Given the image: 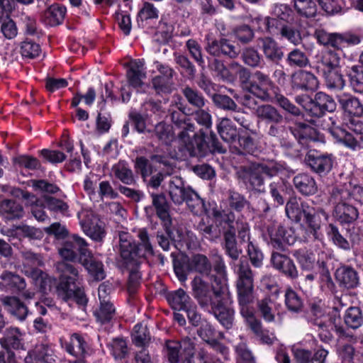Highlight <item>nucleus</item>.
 Returning <instances> with one entry per match:
<instances>
[{
    "label": "nucleus",
    "instance_id": "6e6d98bb",
    "mask_svg": "<svg viewBox=\"0 0 363 363\" xmlns=\"http://www.w3.org/2000/svg\"><path fill=\"white\" fill-rule=\"evenodd\" d=\"M210 67L222 81L233 82L235 80L234 74L230 72L223 62L215 59L211 62Z\"/></svg>",
    "mask_w": 363,
    "mask_h": 363
},
{
    "label": "nucleus",
    "instance_id": "c756f323",
    "mask_svg": "<svg viewBox=\"0 0 363 363\" xmlns=\"http://www.w3.org/2000/svg\"><path fill=\"white\" fill-rule=\"evenodd\" d=\"M111 174L125 185H133L135 183L133 170L124 160H120L112 166Z\"/></svg>",
    "mask_w": 363,
    "mask_h": 363
},
{
    "label": "nucleus",
    "instance_id": "09e8293b",
    "mask_svg": "<svg viewBox=\"0 0 363 363\" xmlns=\"http://www.w3.org/2000/svg\"><path fill=\"white\" fill-rule=\"evenodd\" d=\"M327 235L330 240L338 247L345 250L350 249V242L340 234L338 228L333 223L328 225Z\"/></svg>",
    "mask_w": 363,
    "mask_h": 363
},
{
    "label": "nucleus",
    "instance_id": "6ab92c4d",
    "mask_svg": "<svg viewBox=\"0 0 363 363\" xmlns=\"http://www.w3.org/2000/svg\"><path fill=\"white\" fill-rule=\"evenodd\" d=\"M206 50L210 55L217 57L225 55L230 58H235L238 55L236 48L225 38L208 40Z\"/></svg>",
    "mask_w": 363,
    "mask_h": 363
},
{
    "label": "nucleus",
    "instance_id": "4be33fe9",
    "mask_svg": "<svg viewBox=\"0 0 363 363\" xmlns=\"http://www.w3.org/2000/svg\"><path fill=\"white\" fill-rule=\"evenodd\" d=\"M189 189L184 186V183L182 179L179 177H172L168 182V194L174 204L181 205L184 202L187 194H189Z\"/></svg>",
    "mask_w": 363,
    "mask_h": 363
},
{
    "label": "nucleus",
    "instance_id": "412c9836",
    "mask_svg": "<svg viewBox=\"0 0 363 363\" xmlns=\"http://www.w3.org/2000/svg\"><path fill=\"white\" fill-rule=\"evenodd\" d=\"M272 265L286 277L294 279L298 276L297 268L289 257L277 252H273L271 257Z\"/></svg>",
    "mask_w": 363,
    "mask_h": 363
},
{
    "label": "nucleus",
    "instance_id": "a878e982",
    "mask_svg": "<svg viewBox=\"0 0 363 363\" xmlns=\"http://www.w3.org/2000/svg\"><path fill=\"white\" fill-rule=\"evenodd\" d=\"M79 263L84 267L94 279L99 281L105 278L102 262L95 260L90 250L82 252V259Z\"/></svg>",
    "mask_w": 363,
    "mask_h": 363
},
{
    "label": "nucleus",
    "instance_id": "7c9ffc66",
    "mask_svg": "<svg viewBox=\"0 0 363 363\" xmlns=\"http://www.w3.org/2000/svg\"><path fill=\"white\" fill-rule=\"evenodd\" d=\"M338 102L345 113L359 117L363 114V105L359 100L350 94H341L337 96Z\"/></svg>",
    "mask_w": 363,
    "mask_h": 363
},
{
    "label": "nucleus",
    "instance_id": "de8ad7c7",
    "mask_svg": "<svg viewBox=\"0 0 363 363\" xmlns=\"http://www.w3.org/2000/svg\"><path fill=\"white\" fill-rule=\"evenodd\" d=\"M345 324L352 329H357L363 324V315L358 307L347 309L344 315Z\"/></svg>",
    "mask_w": 363,
    "mask_h": 363
},
{
    "label": "nucleus",
    "instance_id": "f8f14e48",
    "mask_svg": "<svg viewBox=\"0 0 363 363\" xmlns=\"http://www.w3.org/2000/svg\"><path fill=\"white\" fill-rule=\"evenodd\" d=\"M306 164L318 174H325L333 168L335 157L332 154H323L310 150L305 158Z\"/></svg>",
    "mask_w": 363,
    "mask_h": 363
},
{
    "label": "nucleus",
    "instance_id": "5701e85b",
    "mask_svg": "<svg viewBox=\"0 0 363 363\" xmlns=\"http://www.w3.org/2000/svg\"><path fill=\"white\" fill-rule=\"evenodd\" d=\"M310 206L307 202L291 198L286 203L285 211L287 217L291 220L299 222L303 216H310Z\"/></svg>",
    "mask_w": 363,
    "mask_h": 363
},
{
    "label": "nucleus",
    "instance_id": "c03bdc74",
    "mask_svg": "<svg viewBox=\"0 0 363 363\" xmlns=\"http://www.w3.org/2000/svg\"><path fill=\"white\" fill-rule=\"evenodd\" d=\"M0 278L4 282L7 290H16L21 291L26 289V284L25 279L17 274L4 272Z\"/></svg>",
    "mask_w": 363,
    "mask_h": 363
},
{
    "label": "nucleus",
    "instance_id": "49530a36",
    "mask_svg": "<svg viewBox=\"0 0 363 363\" xmlns=\"http://www.w3.org/2000/svg\"><path fill=\"white\" fill-rule=\"evenodd\" d=\"M293 255L296 257L297 262L303 270L310 271L315 265V255L305 249L295 250Z\"/></svg>",
    "mask_w": 363,
    "mask_h": 363
},
{
    "label": "nucleus",
    "instance_id": "b1692460",
    "mask_svg": "<svg viewBox=\"0 0 363 363\" xmlns=\"http://www.w3.org/2000/svg\"><path fill=\"white\" fill-rule=\"evenodd\" d=\"M311 314L312 316L310 318V322L322 330L319 333L321 340L323 341L329 340L330 335L327 333L328 317L323 308L319 305L313 304L311 306Z\"/></svg>",
    "mask_w": 363,
    "mask_h": 363
},
{
    "label": "nucleus",
    "instance_id": "423d86ee",
    "mask_svg": "<svg viewBox=\"0 0 363 363\" xmlns=\"http://www.w3.org/2000/svg\"><path fill=\"white\" fill-rule=\"evenodd\" d=\"M56 269L60 274L56 290L58 296L67 301L74 294L76 284H79L81 277L77 269L65 261L57 262Z\"/></svg>",
    "mask_w": 363,
    "mask_h": 363
},
{
    "label": "nucleus",
    "instance_id": "9b49d317",
    "mask_svg": "<svg viewBox=\"0 0 363 363\" xmlns=\"http://www.w3.org/2000/svg\"><path fill=\"white\" fill-rule=\"evenodd\" d=\"M89 250L86 241L84 238L74 235L67 239L63 246L59 250V253L64 259L74 261L77 259L78 252L80 262L82 259V252Z\"/></svg>",
    "mask_w": 363,
    "mask_h": 363
},
{
    "label": "nucleus",
    "instance_id": "8fccbe9b",
    "mask_svg": "<svg viewBox=\"0 0 363 363\" xmlns=\"http://www.w3.org/2000/svg\"><path fill=\"white\" fill-rule=\"evenodd\" d=\"M184 201L194 214H201L204 211L203 201L193 189H189V194Z\"/></svg>",
    "mask_w": 363,
    "mask_h": 363
},
{
    "label": "nucleus",
    "instance_id": "f704fd0d",
    "mask_svg": "<svg viewBox=\"0 0 363 363\" xmlns=\"http://www.w3.org/2000/svg\"><path fill=\"white\" fill-rule=\"evenodd\" d=\"M167 300L176 311H184L192 303L190 296L182 289L169 292L167 295Z\"/></svg>",
    "mask_w": 363,
    "mask_h": 363
},
{
    "label": "nucleus",
    "instance_id": "ddd939ff",
    "mask_svg": "<svg viewBox=\"0 0 363 363\" xmlns=\"http://www.w3.org/2000/svg\"><path fill=\"white\" fill-rule=\"evenodd\" d=\"M274 84L268 74L256 71L252 74V81L248 86L249 91L264 101L270 98L269 91Z\"/></svg>",
    "mask_w": 363,
    "mask_h": 363
},
{
    "label": "nucleus",
    "instance_id": "052dcab7",
    "mask_svg": "<svg viewBox=\"0 0 363 363\" xmlns=\"http://www.w3.org/2000/svg\"><path fill=\"white\" fill-rule=\"evenodd\" d=\"M186 47L194 61L202 68L205 67V60L202 53V48L199 43L193 39H189L186 43Z\"/></svg>",
    "mask_w": 363,
    "mask_h": 363
},
{
    "label": "nucleus",
    "instance_id": "20e7f679",
    "mask_svg": "<svg viewBox=\"0 0 363 363\" xmlns=\"http://www.w3.org/2000/svg\"><path fill=\"white\" fill-rule=\"evenodd\" d=\"M330 120L331 126L328 130L337 143L352 151H357L363 147V123L359 118L352 117L344 122V125L351 132L337 124L333 118H330Z\"/></svg>",
    "mask_w": 363,
    "mask_h": 363
},
{
    "label": "nucleus",
    "instance_id": "6e6552de",
    "mask_svg": "<svg viewBox=\"0 0 363 363\" xmlns=\"http://www.w3.org/2000/svg\"><path fill=\"white\" fill-rule=\"evenodd\" d=\"M138 237L140 242L137 247L133 240L119 246L121 255L125 260L138 262V258H145L153 254L147 231L145 229L140 230Z\"/></svg>",
    "mask_w": 363,
    "mask_h": 363
},
{
    "label": "nucleus",
    "instance_id": "37998d69",
    "mask_svg": "<svg viewBox=\"0 0 363 363\" xmlns=\"http://www.w3.org/2000/svg\"><path fill=\"white\" fill-rule=\"evenodd\" d=\"M66 13V9L58 5L50 6L44 13L46 23L50 26L60 24Z\"/></svg>",
    "mask_w": 363,
    "mask_h": 363
},
{
    "label": "nucleus",
    "instance_id": "864d4df0",
    "mask_svg": "<svg viewBox=\"0 0 363 363\" xmlns=\"http://www.w3.org/2000/svg\"><path fill=\"white\" fill-rule=\"evenodd\" d=\"M286 60L290 67L301 68L309 64V60L306 54L297 48L288 53Z\"/></svg>",
    "mask_w": 363,
    "mask_h": 363
},
{
    "label": "nucleus",
    "instance_id": "bb28decb",
    "mask_svg": "<svg viewBox=\"0 0 363 363\" xmlns=\"http://www.w3.org/2000/svg\"><path fill=\"white\" fill-rule=\"evenodd\" d=\"M311 115L320 117L325 111L332 112L336 108V103L333 99L323 92H318L315 95Z\"/></svg>",
    "mask_w": 363,
    "mask_h": 363
},
{
    "label": "nucleus",
    "instance_id": "9d476101",
    "mask_svg": "<svg viewBox=\"0 0 363 363\" xmlns=\"http://www.w3.org/2000/svg\"><path fill=\"white\" fill-rule=\"evenodd\" d=\"M268 242L274 249L283 251L286 245H291L296 240L294 230L291 228H285L280 224L272 223L267 227Z\"/></svg>",
    "mask_w": 363,
    "mask_h": 363
},
{
    "label": "nucleus",
    "instance_id": "ea45409f",
    "mask_svg": "<svg viewBox=\"0 0 363 363\" xmlns=\"http://www.w3.org/2000/svg\"><path fill=\"white\" fill-rule=\"evenodd\" d=\"M255 21L258 23V30L260 31L277 36L279 35L281 28L285 26L277 18L259 17L256 18Z\"/></svg>",
    "mask_w": 363,
    "mask_h": 363
},
{
    "label": "nucleus",
    "instance_id": "e433bc0d",
    "mask_svg": "<svg viewBox=\"0 0 363 363\" xmlns=\"http://www.w3.org/2000/svg\"><path fill=\"white\" fill-rule=\"evenodd\" d=\"M340 57L338 54L333 51H328L323 56L318 62L317 69L322 72L323 75L339 69Z\"/></svg>",
    "mask_w": 363,
    "mask_h": 363
},
{
    "label": "nucleus",
    "instance_id": "5fc2aeb1",
    "mask_svg": "<svg viewBox=\"0 0 363 363\" xmlns=\"http://www.w3.org/2000/svg\"><path fill=\"white\" fill-rule=\"evenodd\" d=\"M132 338L135 345L142 347H145L150 340L147 326L142 323L136 324L133 328Z\"/></svg>",
    "mask_w": 363,
    "mask_h": 363
},
{
    "label": "nucleus",
    "instance_id": "680f3d73",
    "mask_svg": "<svg viewBox=\"0 0 363 363\" xmlns=\"http://www.w3.org/2000/svg\"><path fill=\"white\" fill-rule=\"evenodd\" d=\"M328 88L333 90H342L345 82L339 69L323 74Z\"/></svg>",
    "mask_w": 363,
    "mask_h": 363
},
{
    "label": "nucleus",
    "instance_id": "f3484780",
    "mask_svg": "<svg viewBox=\"0 0 363 363\" xmlns=\"http://www.w3.org/2000/svg\"><path fill=\"white\" fill-rule=\"evenodd\" d=\"M339 286L347 289H352L359 285V277L356 269L349 265L339 267L335 273Z\"/></svg>",
    "mask_w": 363,
    "mask_h": 363
},
{
    "label": "nucleus",
    "instance_id": "39448f33",
    "mask_svg": "<svg viewBox=\"0 0 363 363\" xmlns=\"http://www.w3.org/2000/svg\"><path fill=\"white\" fill-rule=\"evenodd\" d=\"M219 289L213 288L214 302L208 311H211L220 323L226 329L233 327L235 311L230 306L233 302L227 280L219 281Z\"/></svg>",
    "mask_w": 363,
    "mask_h": 363
},
{
    "label": "nucleus",
    "instance_id": "cd10ccee",
    "mask_svg": "<svg viewBox=\"0 0 363 363\" xmlns=\"http://www.w3.org/2000/svg\"><path fill=\"white\" fill-rule=\"evenodd\" d=\"M152 205L155 208L157 216L163 222L167 232L169 233V227L172 223L169 215V205L166 197L162 194L151 195Z\"/></svg>",
    "mask_w": 363,
    "mask_h": 363
},
{
    "label": "nucleus",
    "instance_id": "4468645a",
    "mask_svg": "<svg viewBox=\"0 0 363 363\" xmlns=\"http://www.w3.org/2000/svg\"><path fill=\"white\" fill-rule=\"evenodd\" d=\"M257 45L262 50L265 59L272 63L278 64L284 57V52L278 43L272 37H262L257 39Z\"/></svg>",
    "mask_w": 363,
    "mask_h": 363
},
{
    "label": "nucleus",
    "instance_id": "bf43d9fd",
    "mask_svg": "<svg viewBox=\"0 0 363 363\" xmlns=\"http://www.w3.org/2000/svg\"><path fill=\"white\" fill-rule=\"evenodd\" d=\"M182 93L187 101L194 107L201 108L205 106L206 100L197 90L187 86L183 89Z\"/></svg>",
    "mask_w": 363,
    "mask_h": 363
},
{
    "label": "nucleus",
    "instance_id": "774afa93",
    "mask_svg": "<svg viewBox=\"0 0 363 363\" xmlns=\"http://www.w3.org/2000/svg\"><path fill=\"white\" fill-rule=\"evenodd\" d=\"M182 345L179 342L167 341L165 353L170 363H179Z\"/></svg>",
    "mask_w": 363,
    "mask_h": 363
},
{
    "label": "nucleus",
    "instance_id": "a211bd4d",
    "mask_svg": "<svg viewBox=\"0 0 363 363\" xmlns=\"http://www.w3.org/2000/svg\"><path fill=\"white\" fill-rule=\"evenodd\" d=\"M206 50L210 55L217 57L225 55L230 58H235L238 55L236 48L225 38L208 40Z\"/></svg>",
    "mask_w": 363,
    "mask_h": 363
},
{
    "label": "nucleus",
    "instance_id": "0eeeda50",
    "mask_svg": "<svg viewBox=\"0 0 363 363\" xmlns=\"http://www.w3.org/2000/svg\"><path fill=\"white\" fill-rule=\"evenodd\" d=\"M226 280L224 277L214 279V284L211 285L203 277L196 276L191 282L192 296L197 301L201 308L208 310L214 302L213 288L219 289V281Z\"/></svg>",
    "mask_w": 363,
    "mask_h": 363
},
{
    "label": "nucleus",
    "instance_id": "f257e3e1",
    "mask_svg": "<svg viewBox=\"0 0 363 363\" xmlns=\"http://www.w3.org/2000/svg\"><path fill=\"white\" fill-rule=\"evenodd\" d=\"M233 269L237 275L236 289L240 313L256 337L264 328L261 321L255 317L252 307L250 306L255 301L252 272L246 261L234 263Z\"/></svg>",
    "mask_w": 363,
    "mask_h": 363
},
{
    "label": "nucleus",
    "instance_id": "7ed1b4c3",
    "mask_svg": "<svg viewBox=\"0 0 363 363\" xmlns=\"http://www.w3.org/2000/svg\"><path fill=\"white\" fill-rule=\"evenodd\" d=\"M283 169L282 165L274 160L254 162L239 168L237 174L246 189L262 191L264 187V176L273 177Z\"/></svg>",
    "mask_w": 363,
    "mask_h": 363
},
{
    "label": "nucleus",
    "instance_id": "f03ea898",
    "mask_svg": "<svg viewBox=\"0 0 363 363\" xmlns=\"http://www.w3.org/2000/svg\"><path fill=\"white\" fill-rule=\"evenodd\" d=\"M179 148L184 157H203L208 151L218 153L225 152L215 133H211L207 143L203 133H195L194 123L184 124V130L179 134Z\"/></svg>",
    "mask_w": 363,
    "mask_h": 363
},
{
    "label": "nucleus",
    "instance_id": "338daca9",
    "mask_svg": "<svg viewBox=\"0 0 363 363\" xmlns=\"http://www.w3.org/2000/svg\"><path fill=\"white\" fill-rule=\"evenodd\" d=\"M212 100L216 106L225 111H235L238 108L237 104L227 95L213 94Z\"/></svg>",
    "mask_w": 363,
    "mask_h": 363
},
{
    "label": "nucleus",
    "instance_id": "473e14b6",
    "mask_svg": "<svg viewBox=\"0 0 363 363\" xmlns=\"http://www.w3.org/2000/svg\"><path fill=\"white\" fill-rule=\"evenodd\" d=\"M0 344L6 350L22 349V334L16 328H9L6 330L4 337L0 339Z\"/></svg>",
    "mask_w": 363,
    "mask_h": 363
},
{
    "label": "nucleus",
    "instance_id": "79ce46f5",
    "mask_svg": "<svg viewBox=\"0 0 363 363\" xmlns=\"http://www.w3.org/2000/svg\"><path fill=\"white\" fill-rule=\"evenodd\" d=\"M296 13L303 18H311L315 16L317 6L313 0H293Z\"/></svg>",
    "mask_w": 363,
    "mask_h": 363
},
{
    "label": "nucleus",
    "instance_id": "2eb2a0df",
    "mask_svg": "<svg viewBox=\"0 0 363 363\" xmlns=\"http://www.w3.org/2000/svg\"><path fill=\"white\" fill-rule=\"evenodd\" d=\"M80 218V225L84 233L93 240L100 242L105 237L106 233L101 222L92 214H86Z\"/></svg>",
    "mask_w": 363,
    "mask_h": 363
},
{
    "label": "nucleus",
    "instance_id": "393cba45",
    "mask_svg": "<svg viewBox=\"0 0 363 363\" xmlns=\"http://www.w3.org/2000/svg\"><path fill=\"white\" fill-rule=\"evenodd\" d=\"M333 216L340 224H350L359 217L358 210L349 203H339L334 207Z\"/></svg>",
    "mask_w": 363,
    "mask_h": 363
},
{
    "label": "nucleus",
    "instance_id": "a18cd8bd",
    "mask_svg": "<svg viewBox=\"0 0 363 363\" xmlns=\"http://www.w3.org/2000/svg\"><path fill=\"white\" fill-rule=\"evenodd\" d=\"M191 270L197 272L201 274L208 275L211 271V264L208 258L201 254L194 255L189 262Z\"/></svg>",
    "mask_w": 363,
    "mask_h": 363
},
{
    "label": "nucleus",
    "instance_id": "4d7b16f0",
    "mask_svg": "<svg viewBox=\"0 0 363 363\" xmlns=\"http://www.w3.org/2000/svg\"><path fill=\"white\" fill-rule=\"evenodd\" d=\"M115 307L111 302L100 303L99 309L94 312L96 319L101 323L109 322L115 315Z\"/></svg>",
    "mask_w": 363,
    "mask_h": 363
},
{
    "label": "nucleus",
    "instance_id": "0e129e2a",
    "mask_svg": "<svg viewBox=\"0 0 363 363\" xmlns=\"http://www.w3.org/2000/svg\"><path fill=\"white\" fill-rule=\"evenodd\" d=\"M159 17V10L155 5L150 2L145 1L143 4L141 9L138 14V21H145L147 20L157 19Z\"/></svg>",
    "mask_w": 363,
    "mask_h": 363
},
{
    "label": "nucleus",
    "instance_id": "c9c22d12",
    "mask_svg": "<svg viewBox=\"0 0 363 363\" xmlns=\"http://www.w3.org/2000/svg\"><path fill=\"white\" fill-rule=\"evenodd\" d=\"M255 116L259 121L268 123H281L283 121L281 114L275 107L269 104L260 105Z\"/></svg>",
    "mask_w": 363,
    "mask_h": 363
},
{
    "label": "nucleus",
    "instance_id": "a19ab883",
    "mask_svg": "<svg viewBox=\"0 0 363 363\" xmlns=\"http://www.w3.org/2000/svg\"><path fill=\"white\" fill-rule=\"evenodd\" d=\"M0 214L8 219L19 218L23 216V210L15 201L4 199L0 202Z\"/></svg>",
    "mask_w": 363,
    "mask_h": 363
},
{
    "label": "nucleus",
    "instance_id": "1a4fd4ad",
    "mask_svg": "<svg viewBox=\"0 0 363 363\" xmlns=\"http://www.w3.org/2000/svg\"><path fill=\"white\" fill-rule=\"evenodd\" d=\"M317 42L323 46L332 47L335 49H342L349 45H357L359 39L350 33H328L323 28L315 29L314 34Z\"/></svg>",
    "mask_w": 363,
    "mask_h": 363
},
{
    "label": "nucleus",
    "instance_id": "aec40b11",
    "mask_svg": "<svg viewBox=\"0 0 363 363\" xmlns=\"http://www.w3.org/2000/svg\"><path fill=\"white\" fill-rule=\"evenodd\" d=\"M145 77L146 72L144 60L140 59L132 60L127 71L129 84L135 89H139L143 85V79Z\"/></svg>",
    "mask_w": 363,
    "mask_h": 363
},
{
    "label": "nucleus",
    "instance_id": "2f4dec72",
    "mask_svg": "<svg viewBox=\"0 0 363 363\" xmlns=\"http://www.w3.org/2000/svg\"><path fill=\"white\" fill-rule=\"evenodd\" d=\"M67 352L76 357H82L86 353V343L84 338L77 333L71 335L68 341L62 343Z\"/></svg>",
    "mask_w": 363,
    "mask_h": 363
},
{
    "label": "nucleus",
    "instance_id": "4c0bfd02",
    "mask_svg": "<svg viewBox=\"0 0 363 363\" xmlns=\"http://www.w3.org/2000/svg\"><path fill=\"white\" fill-rule=\"evenodd\" d=\"M9 313L20 320H23L28 313L26 306L16 297L6 296L1 299Z\"/></svg>",
    "mask_w": 363,
    "mask_h": 363
},
{
    "label": "nucleus",
    "instance_id": "603ef678",
    "mask_svg": "<svg viewBox=\"0 0 363 363\" xmlns=\"http://www.w3.org/2000/svg\"><path fill=\"white\" fill-rule=\"evenodd\" d=\"M274 303L270 298L266 297L257 303L259 312L262 318L268 323L273 322L275 319L274 311Z\"/></svg>",
    "mask_w": 363,
    "mask_h": 363
},
{
    "label": "nucleus",
    "instance_id": "c85d7f7f",
    "mask_svg": "<svg viewBox=\"0 0 363 363\" xmlns=\"http://www.w3.org/2000/svg\"><path fill=\"white\" fill-rule=\"evenodd\" d=\"M293 182L296 189L303 195H313L318 191L314 178L308 174H298L294 177Z\"/></svg>",
    "mask_w": 363,
    "mask_h": 363
},
{
    "label": "nucleus",
    "instance_id": "3c124183",
    "mask_svg": "<svg viewBox=\"0 0 363 363\" xmlns=\"http://www.w3.org/2000/svg\"><path fill=\"white\" fill-rule=\"evenodd\" d=\"M199 335L204 341L210 343L215 350L223 354L227 353L228 349L225 346L214 340H211L213 336V329L210 325L206 324L201 326L199 330Z\"/></svg>",
    "mask_w": 363,
    "mask_h": 363
},
{
    "label": "nucleus",
    "instance_id": "69168bd1",
    "mask_svg": "<svg viewBox=\"0 0 363 363\" xmlns=\"http://www.w3.org/2000/svg\"><path fill=\"white\" fill-rule=\"evenodd\" d=\"M351 85L357 92H363V69L357 66L351 67L348 72Z\"/></svg>",
    "mask_w": 363,
    "mask_h": 363
},
{
    "label": "nucleus",
    "instance_id": "e2e57ef3",
    "mask_svg": "<svg viewBox=\"0 0 363 363\" xmlns=\"http://www.w3.org/2000/svg\"><path fill=\"white\" fill-rule=\"evenodd\" d=\"M314 133V130L308 125H303L301 128L293 131L294 136L303 146H308L310 143L317 140L315 137L313 135Z\"/></svg>",
    "mask_w": 363,
    "mask_h": 363
},
{
    "label": "nucleus",
    "instance_id": "58836bf2",
    "mask_svg": "<svg viewBox=\"0 0 363 363\" xmlns=\"http://www.w3.org/2000/svg\"><path fill=\"white\" fill-rule=\"evenodd\" d=\"M223 239V248L225 254L233 261L238 260L242 251L238 247L235 232L231 230H225Z\"/></svg>",
    "mask_w": 363,
    "mask_h": 363
},
{
    "label": "nucleus",
    "instance_id": "13d9d810",
    "mask_svg": "<svg viewBox=\"0 0 363 363\" xmlns=\"http://www.w3.org/2000/svg\"><path fill=\"white\" fill-rule=\"evenodd\" d=\"M352 191L344 186H335L330 194V201L335 206L339 203H349L352 199Z\"/></svg>",
    "mask_w": 363,
    "mask_h": 363
},
{
    "label": "nucleus",
    "instance_id": "dca6fc26",
    "mask_svg": "<svg viewBox=\"0 0 363 363\" xmlns=\"http://www.w3.org/2000/svg\"><path fill=\"white\" fill-rule=\"evenodd\" d=\"M291 84L294 90L314 91L318 86V80L313 73L298 70L291 74Z\"/></svg>",
    "mask_w": 363,
    "mask_h": 363
},
{
    "label": "nucleus",
    "instance_id": "72a5a7b5",
    "mask_svg": "<svg viewBox=\"0 0 363 363\" xmlns=\"http://www.w3.org/2000/svg\"><path fill=\"white\" fill-rule=\"evenodd\" d=\"M217 130L223 141L231 143L235 142L238 138L236 126L230 119L222 118L217 124Z\"/></svg>",
    "mask_w": 363,
    "mask_h": 363
}]
</instances>
